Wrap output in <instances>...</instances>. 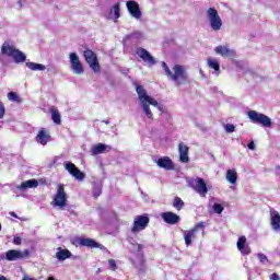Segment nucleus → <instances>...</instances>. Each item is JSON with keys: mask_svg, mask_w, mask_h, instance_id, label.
Instances as JSON below:
<instances>
[{"mask_svg": "<svg viewBox=\"0 0 280 280\" xmlns=\"http://www.w3.org/2000/svg\"><path fill=\"white\" fill-rule=\"evenodd\" d=\"M162 68L165 71L166 78L174 82L176 86H184L189 82V73H187V69L183 65H175L172 69L167 66L165 61H162Z\"/></svg>", "mask_w": 280, "mask_h": 280, "instance_id": "1", "label": "nucleus"}, {"mask_svg": "<svg viewBox=\"0 0 280 280\" xmlns=\"http://www.w3.org/2000/svg\"><path fill=\"white\" fill-rule=\"evenodd\" d=\"M1 54L3 56H8L9 58H13L14 62L16 65L21 62H25L27 60V56L23 54V51L16 49L14 45H10V43L4 42L2 47H1Z\"/></svg>", "mask_w": 280, "mask_h": 280, "instance_id": "2", "label": "nucleus"}, {"mask_svg": "<svg viewBox=\"0 0 280 280\" xmlns=\"http://www.w3.org/2000/svg\"><path fill=\"white\" fill-rule=\"evenodd\" d=\"M247 116L252 124H258L259 126H262V128H270L272 126V119L257 110L247 112Z\"/></svg>", "mask_w": 280, "mask_h": 280, "instance_id": "3", "label": "nucleus"}, {"mask_svg": "<svg viewBox=\"0 0 280 280\" xmlns=\"http://www.w3.org/2000/svg\"><path fill=\"white\" fill-rule=\"evenodd\" d=\"M83 58H85V62L89 63L90 69L94 71V73H102V66H100V59H97V54L91 49H85L83 51Z\"/></svg>", "mask_w": 280, "mask_h": 280, "instance_id": "4", "label": "nucleus"}, {"mask_svg": "<svg viewBox=\"0 0 280 280\" xmlns=\"http://www.w3.org/2000/svg\"><path fill=\"white\" fill-rule=\"evenodd\" d=\"M188 185L201 196V198H206L207 194H209V188L207 187V183L205 182V178L197 177V178H190L188 179Z\"/></svg>", "mask_w": 280, "mask_h": 280, "instance_id": "5", "label": "nucleus"}, {"mask_svg": "<svg viewBox=\"0 0 280 280\" xmlns=\"http://www.w3.org/2000/svg\"><path fill=\"white\" fill-rule=\"evenodd\" d=\"M149 224H150L149 213L136 215L133 219V225L131 226V233H141V231H145Z\"/></svg>", "mask_w": 280, "mask_h": 280, "instance_id": "6", "label": "nucleus"}, {"mask_svg": "<svg viewBox=\"0 0 280 280\" xmlns=\"http://www.w3.org/2000/svg\"><path fill=\"white\" fill-rule=\"evenodd\" d=\"M52 207H58L59 209H65L67 207V191L65 190L63 184L57 185V192L51 201Z\"/></svg>", "mask_w": 280, "mask_h": 280, "instance_id": "7", "label": "nucleus"}, {"mask_svg": "<svg viewBox=\"0 0 280 280\" xmlns=\"http://www.w3.org/2000/svg\"><path fill=\"white\" fill-rule=\"evenodd\" d=\"M207 16L213 32H220V30H222V18H220L218 10H215V8H209Z\"/></svg>", "mask_w": 280, "mask_h": 280, "instance_id": "8", "label": "nucleus"}, {"mask_svg": "<svg viewBox=\"0 0 280 280\" xmlns=\"http://www.w3.org/2000/svg\"><path fill=\"white\" fill-rule=\"evenodd\" d=\"M30 257V249H24L23 252L19 249H9L5 252V256H2L1 259L7 261H19V259H25Z\"/></svg>", "mask_w": 280, "mask_h": 280, "instance_id": "9", "label": "nucleus"}, {"mask_svg": "<svg viewBox=\"0 0 280 280\" xmlns=\"http://www.w3.org/2000/svg\"><path fill=\"white\" fill-rule=\"evenodd\" d=\"M136 92L138 93V97L141 103L148 104L149 106H159V102L148 95V92L145 91V88H143V85H137Z\"/></svg>", "mask_w": 280, "mask_h": 280, "instance_id": "10", "label": "nucleus"}, {"mask_svg": "<svg viewBox=\"0 0 280 280\" xmlns=\"http://www.w3.org/2000/svg\"><path fill=\"white\" fill-rule=\"evenodd\" d=\"M69 58L73 73H75V75H82V73H84V66L82 65V61H80L78 54L70 52Z\"/></svg>", "mask_w": 280, "mask_h": 280, "instance_id": "11", "label": "nucleus"}, {"mask_svg": "<svg viewBox=\"0 0 280 280\" xmlns=\"http://www.w3.org/2000/svg\"><path fill=\"white\" fill-rule=\"evenodd\" d=\"M136 54L137 56H139V58H141V60H143V62H147L149 67H154V65H156V59L150 55V51H148V49L139 47L137 48Z\"/></svg>", "mask_w": 280, "mask_h": 280, "instance_id": "12", "label": "nucleus"}, {"mask_svg": "<svg viewBox=\"0 0 280 280\" xmlns=\"http://www.w3.org/2000/svg\"><path fill=\"white\" fill-rule=\"evenodd\" d=\"M199 229H205V222H198L191 230L185 232L184 240L186 246H191V240H196V233Z\"/></svg>", "mask_w": 280, "mask_h": 280, "instance_id": "13", "label": "nucleus"}, {"mask_svg": "<svg viewBox=\"0 0 280 280\" xmlns=\"http://www.w3.org/2000/svg\"><path fill=\"white\" fill-rule=\"evenodd\" d=\"M126 7H127L129 14L133 19H141V16H143V14L141 13V7H139V2H137L135 0H129V1H127Z\"/></svg>", "mask_w": 280, "mask_h": 280, "instance_id": "14", "label": "nucleus"}, {"mask_svg": "<svg viewBox=\"0 0 280 280\" xmlns=\"http://www.w3.org/2000/svg\"><path fill=\"white\" fill-rule=\"evenodd\" d=\"M35 141L40 143V145H47V143L51 141V135H49V130H47L45 127H42L35 137Z\"/></svg>", "mask_w": 280, "mask_h": 280, "instance_id": "15", "label": "nucleus"}, {"mask_svg": "<svg viewBox=\"0 0 280 280\" xmlns=\"http://www.w3.org/2000/svg\"><path fill=\"white\" fill-rule=\"evenodd\" d=\"M65 168L69 174H71V176L77 178V180H84V173H82V171H80V168H78V166L72 162L66 163Z\"/></svg>", "mask_w": 280, "mask_h": 280, "instance_id": "16", "label": "nucleus"}, {"mask_svg": "<svg viewBox=\"0 0 280 280\" xmlns=\"http://www.w3.org/2000/svg\"><path fill=\"white\" fill-rule=\"evenodd\" d=\"M162 220L166 222V224H178L180 222V217L172 211L163 212L161 214Z\"/></svg>", "mask_w": 280, "mask_h": 280, "instance_id": "17", "label": "nucleus"}, {"mask_svg": "<svg viewBox=\"0 0 280 280\" xmlns=\"http://www.w3.org/2000/svg\"><path fill=\"white\" fill-rule=\"evenodd\" d=\"M77 244H79V246H85L86 248H102V245L93 238L80 237L77 238Z\"/></svg>", "mask_w": 280, "mask_h": 280, "instance_id": "18", "label": "nucleus"}, {"mask_svg": "<svg viewBox=\"0 0 280 280\" xmlns=\"http://www.w3.org/2000/svg\"><path fill=\"white\" fill-rule=\"evenodd\" d=\"M179 160L182 163H189V147L180 142L178 144Z\"/></svg>", "mask_w": 280, "mask_h": 280, "instance_id": "19", "label": "nucleus"}, {"mask_svg": "<svg viewBox=\"0 0 280 280\" xmlns=\"http://www.w3.org/2000/svg\"><path fill=\"white\" fill-rule=\"evenodd\" d=\"M215 54H218L219 56H222V58H229L231 56H235V50L230 49L229 46H217L214 48Z\"/></svg>", "mask_w": 280, "mask_h": 280, "instance_id": "20", "label": "nucleus"}, {"mask_svg": "<svg viewBox=\"0 0 280 280\" xmlns=\"http://www.w3.org/2000/svg\"><path fill=\"white\" fill-rule=\"evenodd\" d=\"M156 164L162 167V170L172 171L174 170V162H172V159L168 156L160 158L156 161Z\"/></svg>", "mask_w": 280, "mask_h": 280, "instance_id": "21", "label": "nucleus"}, {"mask_svg": "<svg viewBox=\"0 0 280 280\" xmlns=\"http://www.w3.org/2000/svg\"><path fill=\"white\" fill-rule=\"evenodd\" d=\"M236 246L243 255H250V246L246 244V236H241L236 243Z\"/></svg>", "mask_w": 280, "mask_h": 280, "instance_id": "22", "label": "nucleus"}, {"mask_svg": "<svg viewBox=\"0 0 280 280\" xmlns=\"http://www.w3.org/2000/svg\"><path fill=\"white\" fill-rule=\"evenodd\" d=\"M110 150H113L112 147H108L104 143H97L92 148L91 153L93 156H97V154H104V152H110Z\"/></svg>", "mask_w": 280, "mask_h": 280, "instance_id": "23", "label": "nucleus"}, {"mask_svg": "<svg viewBox=\"0 0 280 280\" xmlns=\"http://www.w3.org/2000/svg\"><path fill=\"white\" fill-rule=\"evenodd\" d=\"M50 115L54 124H57V126H60L62 124V118L60 116V112L56 107H50Z\"/></svg>", "mask_w": 280, "mask_h": 280, "instance_id": "24", "label": "nucleus"}, {"mask_svg": "<svg viewBox=\"0 0 280 280\" xmlns=\"http://www.w3.org/2000/svg\"><path fill=\"white\" fill-rule=\"evenodd\" d=\"M71 252L69 249H62L59 247V250L56 253V257L59 261H65L66 259H71Z\"/></svg>", "mask_w": 280, "mask_h": 280, "instance_id": "25", "label": "nucleus"}, {"mask_svg": "<svg viewBox=\"0 0 280 280\" xmlns=\"http://www.w3.org/2000/svg\"><path fill=\"white\" fill-rule=\"evenodd\" d=\"M271 226L275 231H280V214L278 211H273L271 215Z\"/></svg>", "mask_w": 280, "mask_h": 280, "instance_id": "26", "label": "nucleus"}, {"mask_svg": "<svg viewBox=\"0 0 280 280\" xmlns=\"http://www.w3.org/2000/svg\"><path fill=\"white\" fill-rule=\"evenodd\" d=\"M225 178L228 183H231V185H235V183H237V172H235V170H228Z\"/></svg>", "mask_w": 280, "mask_h": 280, "instance_id": "27", "label": "nucleus"}, {"mask_svg": "<svg viewBox=\"0 0 280 280\" xmlns=\"http://www.w3.org/2000/svg\"><path fill=\"white\" fill-rule=\"evenodd\" d=\"M36 187H38V180L37 179H28L21 184L20 189H34Z\"/></svg>", "mask_w": 280, "mask_h": 280, "instance_id": "28", "label": "nucleus"}, {"mask_svg": "<svg viewBox=\"0 0 280 280\" xmlns=\"http://www.w3.org/2000/svg\"><path fill=\"white\" fill-rule=\"evenodd\" d=\"M26 67L31 69V71H45V65L36 63V62H26Z\"/></svg>", "mask_w": 280, "mask_h": 280, "instance_id": "29", "label": "nucleus"}, {"mask_svg": "<svg viewBox=\"0 0 280 280\" xmlns=\"http://www.w3.org/2000/svg\"><path fill=\"white\" fill-rule=\"evenodd\" d=\"M173 207L176 211H180L185 207V201L180 197H175L173 200Z\"/></svg>", "mask_w": 280, "mask_h": 280, "instance_id": "30", "label": "nucleus"}, {"mask_svg": "<svg viewBox=\"0 0 280 280\" xmlns=\"http://www.w3.org/2000/svg\"><path fill=\"white\" fill-rule=\"evenodd\" d=\"M208 67H210V69H213L214 71H220V62H218V60L215 59H208Z\"/></svg>", "mask_w": 280, "mask_h": 280, "instance_id": "31", "label": "nucleus"}, {"mask_svg": "<svg viewBox=\"0 0 280 280\" xmlns=\"http://www.w3.org/2000/svg\"><path fill=\"white\" fill-rule=\"evenodd\" d=\"M142 108L148 117V119H154V115L152 114V110L150 109V105L148 103H141Z\"/></svg>", "mask_w": 280, "mask_h": 280, "instance_id": "32", "label": "nucleus"}, {"mask_svg": "<svg viewBox=\"0 0 280 280\" xmlns=\"http://www.w3.org/2000/svg\"><path fill=\"white\" fill-rule=\"evenodd\" d=\"M8 100L11 102H21V98H19V94H16V92H9Z\"/></svg>", "mask_w": 280, "mask_h": 280, "instance_id": "33", "label": "nucleus"}, {"mask_svg": "<svg viewBox=\"0 0 280 280\" xmlns=\"http://www.w3.org/2000/svg\"><path fill=\"white\" fill-rule=\"evenodd\" d=\"M112 12H114L115 19H119V16H121L119 3L114 4V7L112 8Z\"/></svg>", "mask_w": 280, "mask_h": 280, "instance_id": "34", "label": "nucleus"}, {"mask_svg": "<svg viewBox=\"0 0 280 280\" xmlns=\"http://www.w3.org/2000/svg\"><path fill=\"white\" fill-rule=\"evenodd\" d=\"M213 211H214V213H222V211H224V207H222V205H220V203H214L213 205Z\"/></svg>", "mask_w": 280, "mask_h": 280, "instance_id": "35", "label": "nucleus"}, {"mask_svg": "<svg viewBox=\"0 0 280 280\" xmlns=\"http://www.w3.org/2000/svg\"><path fill=\"white\" fill-rule=\"evenodd\" d=\"M108 265H109L110 270H113V272H115V270H117V262L115 261V259L110 258L108 260Z\"/></svg>", "mask_w": 280, "mask_h": 280, "instance_id": "36", "label": "nucleus"}, {"mask_svg": "<svg viewBox=\"0 0 280 280\" xmlns=\"http://www.w3.org/2000/svg\"><path fill=\"white\" fill-rule=\"evenodd\" d=\"M3 117H5V105L0 101V119H3Z\"/></svg>", "mask_w": 280, "mask_h": 280, "instance_id": "37", "label": "nucleus"}, {"mask_svg": "<svg viewBox=\"0 0 280 280\" xmlns=\"http://www.w3.org/2000/svg\"><path fill=\"white\" fill-rule=\"evenodd\" d=\"M22 243H23V238H21V236H14L13 237V244L15 246H21Z\"/></svg>", "mask_w": 280, "mask_h": 280, "instance_id": "38", "label": "nucleus"}, {"mask_svg": "<svg viewBox=\"0 0 280 280\" xmlns=\"http://www.w3.org/2000/svg\"><path fill=\"white\" fill-rule=\"evenodd\" d=\"M225 132H235V126L232 124L225 125Z\"/></svg>", "mask_w": 280, "mask_h": 280, "instance_id": "39", "label": "nucleus"}, {"mask_svg": "<svg viewBox=\"0 0 280 280\" xmlns=\"http://www.w3.org/2000/svg\"><path fill=\"white\" fill-rule=\"evenodd\" d=\"M93 196L94 198H100L102 196V188H94Z\"/></svg>", "mask_w": 280, "mask_h": 280, "instance_id": "40", "label": "nucleus"}, {"mask_svg": "<svg viewBox=\"0 0 280 280\" xmlns=\"http://www.w3.org/2000/svg\"><path fill=\"white\" fill-rule=\"evenodd\" d=\"M258 259L261 261V264H265V261H268V256L265 254H258Z\"/></svg>", "mask_w": 280, "mask_h": 280, "instance_id": "41", "label": "nucleus"}, {"mask_svg": "<svg viewBox=\"0 0 280 280\" xmlns=\"http://www.w3.org/2000/svg\"><path fill=\"white\" fill-rule=\"evenodd\" d=\"M136 250H137V253H141V250H143V245L142 244H137Z\"/></svg>", "mask_w": 280, "mask_h": 280, "instance_id": "42", "label": "nucleus"}, {"mask_svg": "<svg viewBox=\"0 0 280 280\" xmlns=\"http://www.w3.org/2000/svg\"><path fill=\"white\" fill-rule=\"evenodd\" d=\"M247 148H248L249 150H255V142H254V141L249 142L248 145H247Z\"/></svg>", "mask_w": 280, "mask_h": 280, "instance_id": "43", "label": "nucleus"}, {"mask_svg": "<svg viewBox=\"0 0 280 280\" xmlns=\"http://www.w3.org/2000/svg\"><path fill=\"white\" fill-rule=\"evenodd\" d=\"M271 279H272V280H279L280 278H279V275L272 273V275H271Z\"/></svg>", "mask_w": 280, "mask_h": 280, "instance_id": "44", "label": "nucleus"}, {"mask_svg": "<svg viewBox=\"0 0 280 280\" xmlns=\"http://www.w3.org/2000/svg\"><path fill=\"white\" fill-rule=\"evenodd\" d=\"M9 215H11V218H19V215H16V212L14 211L9 212Z\"/></svg>", "mask_w": 280, "mask_h": 280, "instance_id": "45", "label": "nucleus"}, {"mask_svg": "<svg viewBox=\"0 0 280 280\" xmlns=\"http://www.w3.org/2000/svg\"><path fill=\"white\" fill-rule=\"evenodd\" d=\"M0 280H8V278H5V276H0Z\"/></svg>", "mask_w": 280, "mask_h": 280, "instance_id": "46", "label": "nucleus"}, {"mask_svg": "<svg viewBox=\"0 0 280 280\" xmlns=\"http://www.w3.org/2000/svg\"><path fill=\"white\" fill-rule=\"evenodd\" d=\"M47 280H56V278H54V277H49Z\"/></svg>", "mask_w": 280, "mask_h": 280, "instance_id": "47", "label": "nucleus"}, {"mask_svg": "<svg viewBox=\"0 0 280 280\" xmlns=\"http://www.w3.org/2000/svg\"><path fill=\"white\" fill-rule=\"evenodd\" d=\"M105 124H108V120H105Z\"/></svg>", "mask_w": 280, "mask_h": 280, "instance_id": "48", "label": "nucleus"}, {"mask_svg": "<svg viewBox=\"0 0 280 280\" xmlns=\"http://www.w3.org/2000/svg\"><path fill=\"white\" fill-rule=\"evenodd\" d=\"M2 226H1V223H0V231H1Z\"/></svg>", "mask_w": 280, "mask_h": 280, "instance_id": "49", "label": "nucleus"}]
</instances>
